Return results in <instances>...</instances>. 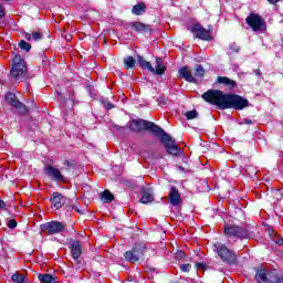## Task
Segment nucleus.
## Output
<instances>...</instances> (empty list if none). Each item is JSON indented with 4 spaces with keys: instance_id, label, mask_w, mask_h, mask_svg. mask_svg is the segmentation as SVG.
Returning a JSON list of instances; mask_svg holds the SVG:
<instances>
[{
    "instance_id": "1",
    "label": "nucleus",
    "mask_w": 283,
    "mask_h": 283,
    "mask_svg": "<svg viewBox=\"0 0 283 283\" xmlns=\"http://www.w3.org/2000/svg\"><path fill=\"white\" fill-rule=\"evenodd\" d=\"M206 103L210 105H217L220 109H244L249 107V99L235 95V94H224L220 90H208L201 95Z\"/></svg>"
},
{
    "instance_id": "2",
    "label": "nucleus",
    "mask_w": 283,
    "mask_h": 283,
    "mask_svg": "<svg viewBox=\"0 0 283 283\" xmlns=\"http://www.w3.org/2000/svg\"><path fill=\"white\" fill-rule=\"evenodd\" d=\"M132 132H143L147 130L150 132V134H154L157 136L160 140V143L166 147L167 153L171 156H178L180 154V148L178 145H176V140L174 138L165 133L160 126L145 119H134L132 120L129 125Z\"/></svg>"
},
{
    "instance_id": "3",
    "label": "nucleus",
    "mask_w": 283,
    "mask_h": 283,
    "mask_svg": "<svg viewBox=\"0 0 283 283\" xmlns=\"http://www.w3.org/2000/svg\"><path fill=\"white\" fill-rule=\"evenodd\" d=\"M245 23L251 28L252 32H266V21L262 19L261 14L250 13L245 18Z\"/></svg>"
},
{
    "instance_id": "4",
    "label": "nucleus",
    "mask_w": 283,
    "mask_h": 283,
    "mask_svg": "<svg viewBox=\"0 0 283 283\" xmlns=\"http://www.w3.org/2000/svg\"><path fill=\"white\" fill-rule=\"evenodd\" d=\"M223 233L227 238H235V240H247L249 238V231L242 227L226 224L223 227Z\"/></svg>"
},
{
    "instance_id": "5",
    "label": "nucleus",
    "mask_w": 283,
    "mask_h": 283,
    "mask_svg": "<svg viewBox=\"0 0 283 283\" xmlns=\"http://www.w3.org/2000/svg\"><path fill=\"white\" fill-rule=\"evenodd\" d=\"M214 247L222 262H226V264H235V262H238V256L234 254L233 251L229 250L227 245L222 243H216Z\"/></svg>"
},
{
    "instance_id": "6",
    "label": "nucleus",
    "mask_w": 283,
    "mask_h": 283,
    "mask_svg": "<svg viewBox=\"0 0 283 283\" xmlns=\"http://www.w3.org/2000/svg\"><path fill=\"white\" fill-rule=\"evenodd\" d=\"M27 66H25V61H23V59H21V55H15L13 59V64L11 67V76H13V78H23V76H25V72H27Z\"/></svg>"
},
{
    "instance_id": "7",
    "label": "nucleus",
    "mask_w": 283,
    "mask_h": 283,
    "mask_svg": "<svg viewBox=\"0 0 283 283\" xmlns=\"http://www.w3.org/2000/svg\"><path fill=\"white\" fill-rule=\"evenodd\" d=\"M65 223L61 221H50L41 226L42 231H46L49 235H56L57 233H63L65 231Z\"/></svg>"
},
{
    "instance_id": "8",
    "label": "nucleus",
    "mask_w": 283,
    "mask_h": 283,
    "mask_svg": "<svg viewBox=\"0 0 283 283\" xmlns=\"http://www.w3.org/2000/svg\"><path fill=\"white\" fill-rule=\"evenodd\" d=\"M50 201H51V208L55 210L62 209L63 207L67 209V205H70V200H67L65 196L59 192H53Z\"/></svg>"
},
{
    "instance_id": "9",
    "label": "nucleus",
    "mask_w": 283,
    "mask_h": 283,
    "mask_svg": "<svg viewBox=\"0 0 283 283\" xmlns=\"http://www.w3.org/2000/svg\"><path fill=\"white\" fill-rule=\"evenodd\" d=\"M144 253H145V249H143V247L136 245L135 248H133V250L126 251L124 253V258L128 262H138L140 258H143Z\"/></svg>"
},
{
    "instance_id": "10",
    "label": "nucleus",
    "mask_w": 283,
    "mask_h": 283,
    "mask_svg": "<svg viewBox=\"0 0 283 283\" xmlns=\"http://www.w3.org/2000/svg\"><path fill=\"white\" fill-rule=\"evenodd\" d=\"M44 174H45V176L51 178V180H57L60 182H65V177L61 174V170H59V168H54V166H52V165H48L44 168Z\"/></svg>"
},
{
    "instance_id": "11",
    "label": "nucleus",
    "mask_w": 283,
    "mask_h": 283,
    "mask_svg": "<svg viewBox=\"0 0 283 283\" xmlns=\"http://www.w3.org/2000/svg\"><path fill=\"white\" fill-rule=\"evenodd\" d=\"M274 275L275 271L259 270L255 274V280L258 283H273Z\"/></svg>"
},
{
    "instance_id": "12",
    "label": "nucleus",
    "mask_w": 283,
    "mask_h": 283,
    "mask_svg": "<svg viewBox=\"0 0 283 283\" xmlns=\"http://www.w3.org/2000/svg\"><path fill=\"white\" fill-rule=\"evenodd\" d=\"M191 33L196 34L197 39H201L202 41H211V32L200 24H195L191 28Z\"/></svg>"
},
{
    "instance_id": "13",
    "label": "nucleus",
    "mask_w": 283,
    "mask_h": 283,
    "mask_svg": "<svg viewBox=\"0 0 283 283\" xmlns=\"http://www.w3.org/2000/svg\"><path fill=\"white\" fill-rule=\"evenodd\" d=\"M179 78H184L187 83H198V80L191 73V69L188 65L182 66L178 71Z\"/></svg>"
},
{
    "instance_id": "14",
    "label": "nucleus",
    "mask_w": 283,
    "mask_h": 283,
    "mask_svg": "<svg viewBox=\"0 0 283 283\" xmlns=\"http://www.w3.org/2000/svg\"><path fill=\"white\" fill-rule=\"evenodd\" d=\"M71 255L73 260H78L83 253V247L81 245L80 241H73L70 245Z\"/></svg>"
},
{
    "instance_id": "15",
    "label": "nucleus",
    "mask_w": 283,
    "mask_h": 283,
    "mask_svg": "<svg viewBox=\"0 0 283 283\" xmlns=\"http://www.w3.org/2000/svg\"><path fill=\"white\" fill-rule=\"evenodd\" d=\"M129 27L132 28V30H134V32H151V27L140 21L130 22Z\"/></svg>"
},
{
    "instance_id": "16",
    "label": "nucleus",
    "mask_w": 283,
    "mask_h": 283,
    "mask_svg": "<svg viewBox=\"0 0 283 283\" xmlns=\"http://www.w3.org/2000/svg\"><path fill=\"white\" fill-rule=\"evenodd\" d=\"M153 74H156L157 76H163L165 72H167V66L163 62V59L156 57V64L155 67L153 66V71H150Z\"/></svg>"
},
{
    "instance_id": "17",
    "label": "nucleus",
    "mask_w": 283,
    "mask_h": 283,
    "mask_svg": "<svg viewBox=\"0 0 283 283\" xmlns=\"http://www.w3.org/2000/svg\"><path fill=\"white\" fill-rule=\"evenodd\" d=\"M169 200L172 207H178L180 205V192L178 191V189H176V187L170 188Z\"/></svg>"
},
{
    "instance_id": "18",
    "label": "nucleus",
    "mask_w": 283,
    "mask_h": 283,
    "mask_svg": "<svg viewBox=\"0 0 283 283\" xmlns=\"http://www.w3.org/2000/svg\"><path fill=\"white\" fill-rule=\"evenodd\" d=\"M6 101L7 103H9V105H12V107H17L18 109H23L24 107L23 103L19 102V99L17 98V95L12 93L7 94Z\"/></svg>"
},
{
    "instance_id": "19",
    "label": "nucleus",
    "mask_w": 283,
    "mask_h": 283,
    "mask_svg": "<svg viewBox=\"0 0 283 283\" xmlns=\"http://www.w3.org/2000/svg\"><path fill=\"white\" fill-rule=\"evenodd\" d=\"M217 83H220L221 85H226V87H229V90H233L238 85V83H235V81H233L227 76H218Z\"/></svg>"
},
{
    "instance_id": "20",
    "label": "nucleus",
    "mask_w": 283,
    "mask_h": 283,
    "mask_svg": "<svg viewBox=\"0 0 283 283\" xmlns=\"http://www.w3.org/2000/svg\"><path fill=\"white\" fill-rule=\"evenodd\" d=\"M23 38L27 41H41L43 39V33L39 31L32 33L23 32Z\"/></svg>"
},
{
    "instance_id": "21",
    "label": "nucleus",
    "mask_w": 283,
    "mask_h": 283,
    "mask_svg": "<svg viewBox=\"0 0 283 283\" xmlns=\"http://www.w3.org/2000/svg\"><path fill=\"white\" fill-rule=\"evenodd\" d=\"M147 6H145V2H139L133 7L132 12L136 14V17H140V14H145Z\"/></svg>"
},
{
    "instance_id": "22",
    "label": "nucleus",
    "mask_w": 283,
    "mask_h": 283,
    "mask_svg": "<svg viewBox=\"0 0 283 283\" xmlns=\"http://www.w3.org/2000/svg\"><path fill=\"white\" fill-rule=\"evenodd\" d=\"M139 202H142V205H149V202H154V195L149 190H144Z\"/></svg>"
},
{
    "instance_id": "23",
    "label": "nucleus",
    "mask_w": 283,
    "mask_h": 283,
    "mask_svg": "<svg viewBox=\"0 0 283 283\" xmlns=\"http://www.w3.org/2000/svg\"><path fill=\"white\" fill-rule=\"evenodd\" d=\"M137 62L139 67H142L143 70H148V72H154V66L151 65V63L144 60L143 56H138Z\"/></svg>"
},
{
    "instance_id": "24",
    "label": "nucleus",
    "mask_w": 283,
    "mask_h": 283,
    "mask_svg": "<svg viewBox=\"0 0 283 283\" xmlns=\"http://www.w3.org/2000/svg\"><path fill=\"white\" fill-rule=\"evenodd\" d=\"M101 200L102 202H104L105 205H109V202L114 201V195H112V192L109 190H104L101 193Z\"/></svg>"
},
{
    "instance_id": "25",
    "label": "nucleus",
    "mask_w": 283,
    "mask_h": 283,
    "mask_svg": "<svg viewBox=\"0 0 283 283\" xmlns=\"http://www.w3.org/2000/svg\"><path fill=\"white\" fill-rule=\"evenodd\" d=\"M66 211H76V213H80L81 216L85 213V210H81L80 207L72 200H69V203L66 205Z\"/></svg>"
},
{
    "instance_id": "26",
    "label": "nucleus",
    "mask_w": 283,
    "mask_h": 283,
    "mask_svg": "<svg viewBox=\"0 0 283 283\" xmlns=\"http://www.w3.org/2000/svg\"><path fill=\"white\" fill-rule=\"evenodd\" d=\"M124 65L126 70H132L136 66V60L134 59V56H126L124 57Z\"/></svg>"
},
{
    "instance_id": "27",
    "label": "nucleus",
    "mask_w": 283,
    "mask_h": 283,
    "mask_svg": "<svg viewBox=\"0 0 283 283\" xmlns=\"http://www.w3.org/2000/svg\"><path fill=\"white\" fill-rule=\"evenodd\" d=\"M38 279L42 283H54V276H52V274H39Z\"/></svg>"
},
{
    "instance_id": "28",
    "label": "nucleus",
    "mask_w": 283,
    "mask_h": 283,
    "mask_svg": "<svg viewBox=\"0 0 283 283\" xmlns=\"http://www.w3.org/2000/svg\"><path fill=\"white\" fill-rule=\"evenodd\" d=\"M11 280L15 283H24L25 282V275L23 274H19V273H14L11 276Z\"/></svg>"
},
{
    "instance_id": "29",
    "label": "nucleus",
    "mask_w": 283,
    "mask_h": 283,
    "mask_svg": "<svg viewBox=\"0 0 283 283\" xmlns=\"http://www.w3.org/2000/svg\"><path fill=\"white\" fill-rule=\"evenodd\" d=\"M19 48L24 50V52H30L32 50V44L28 43L25 40L19 42Z\"/></svg>"
},
{
    "instance_id": "30",
    "label": "nucleus",
    "mask_w": 283,
    "mask_h": 283,
    "mask_svg": "<svg viewBox=\"0 0 283 283\" xmlns=\"http://www.w3.org/2000/svg\"><path fill=\"white\" fill-rule=\"evenodd\" d=\"M205 76V69L202 65H197L196 71H195V78H202Z\"/></svg>"
},
{
    "instance_id": "31",
    "label": "nucleus",
    "mask_w": 283,
    "mask_h": 283,
    "mask_svg": "<svg viewBox=\"0 0 283 283\" xmlns=\"http://www.w3.org/2000/svg\"><path fill=\"white\" fill-rule=\"evenodd\" d=\"M185 116L188 120H193V118H198V112L197 111H189L185 114Z\"/></svg>"
},
{
    "instance_id": "32",
    "label": "nucleus",
    "mask_w": 283,
    "mask_h": 283,
    "mask_svg": "<svg viewBox=\"0 0 283 283\" xmlns=\"http://www.w3.org/2000/svg\"><path fill=\"white\" fill-rule=\"evenodd\" d=\"M272 283H283V274H279L274 271V276H272Z\"/></svg>"
},
{
    "instance_id": "33",
    "label": "nucleus",
    "mask_w": 283,
    "mask_h": 283,
    "mask_svg": "<svg viewBox=\"0 0 283 283\" xmlns=\"http://www.w3.org/2000/svg\"><path fill=\"white\" fill-rule=\"evenodd\" d=\"M179 269L180 271H182V273H189V271H191V264L189 263L181 264Z\"/></svg>"
},
{
    "instance_id": "34",
    "label": "nucleus",
    "mask_w": 283,
    "mask_h": 283,
    "mask_svg": "<svg viewBox=\"0 0 283 283\" xmlns=\"http://www.w3.org/2000/svg\"><path fill=\"white\" fill-rule=\"evenodd\" d=\"M8 227L9 229H17V220L14 219L9 220Z\"/></svg>"
},
{
    "instance_id": "35",
    "label": "nucleus",
    "mask_w": 283,
    "mask_h": 283,
    "mask_svg": "<svg viewBox=\"0 0 283 283\" xmlns=\"http://www.w3.org/2000/svg\"><path fill=\"white\" fill-rule=\"evenodd\" d=\"M231 52H240V46L235 43L230 44Z\"/></svg>"
},
{
    "instance_id": "36",
    "label": "nucleus",
    "mask_w": 283,
    "mask_h": 283,
    "mask_svg": "<svg viewBox=\"0 0 283 283\" xmlns=\"http://www.w3.org/2000/svg\"><path fill=\"white\" fill-rule=\"evenodd\" d=\"M6 17V9L3 8V4L0 3V19H3Z\"/></svg>"
},
{
    "instance_id": "37",
    "label": "nucleus",
    "mask_w": 283,
    "mask_h": 283,
    "mask_svg": "<svg viewBox=\"0 0 283 283\" xmlns=\"http://www.w3.org/2000/svg\"><path fill=\"white\" fill-rule=\"evenodd\" d=\"M104 107H106V109H114V104L109 102H104Z\"/></svg>"
},
{
    "instance_id": "38",
    "label": "nucleus",
    "mask_w": 283,
    "mask_h": 283,
    "mask_svg": "<svg viewBox=\"0 0 283 283\" xmlns=\"http://www.w3.org/2000/svg\"><path fill=\"white\" fill-rule=\"evenodd\" d=\"M0 209H8V205H6V201L0 199Z\"/></svg>"
},
{
    "instance_id": "39",
    "label": "nucleus",
    "mask_w": 283,
    "mask_h": 283,
    "mask_svg": "<svg viewBox=\"0 0 283 283\" xmlns=\"http://www.w3.org/2000/svg\"><path fill=\"white\" fill-rule=\"evenodd\" d=\"M197 269H205V263H196Z\"/></svg>"
},
{
    "instance_id": "40",
    "label": "nucleus",
    "mask_w": 283,
    "mask_h": 283,
    "mask_svg": "<svg viewBox=\"0 0 283 283\" xmlns=\"http://www.w3.org/2000/svg\"><path fill=\"white\" fill-rule=\"evenodd\" d=\"M269 3H271L272 6H275V3H277L280 0H268Z\"/></svg>"
},
{
    "instance_id": "41",
    "label": "nucleus",
    "mask_w": 283,
    "mask_h": 283,
    "mask_svg": "<svg viewBox=\"0 0 283 283\" xmlns=\"http://www.w3.org/2000/svg\"><path fill=\"white\" fill-rule=\"evenodd\" d=\"M245 123H247V125H253V120H251V119H247Z\"/></svg>"
},
{
    "instance_id": "42",
    "label": "nucleus",
    "mask_w": 283,
    "mask_h": 283,
    "mask_svg": "<svg viewBox=\"0 0 283 283\" xmlns=\"http://www.w3.org/2000/svg\"><path fill=\"white\" fill-rule=\"evenodd\" d=\"M255 74L258 75V76H260V69H258V70H255Z\"/></svg>"
},
{
    "instance_id": "43",
    "label": "nucleus",
    "mask_w": 283,
    "mask_h": 283,
    "mask_svg": "<svg viewBox=\"0 0 283 283\" xmlns=\"http://www.w3.org/2000/svg\"><path fill=\"white\" fill-rule=\"evenodd\" d=\"M159 103H165V97H160Z\"/></svg>"
}]
</instances>
